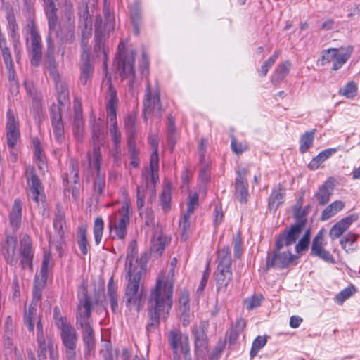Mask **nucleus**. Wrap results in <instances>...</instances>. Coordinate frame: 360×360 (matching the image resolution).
<instances>
[{
	"label": "nucleus",
	"mask_w": 360,
	"mask_h": 360,
	"mask_svg": "<svg viewBox=\"0 0 360 360\" xmlns=\"http://www.w3.org/2000/svg\"><path fill=\"white\" fill-rule=\"evenodd\" d=\"M57 100L60 106H66L70 104L69 91L65 82H58L56 85Z\"/></svg>",
	"instance_id": "4c0bfd02"
},
{
	"label": "nucleus",
	"mask_w": 360,
	"mask_h": 360,
	"mask_svg": "<svg viewBox=\"0 0 360 360\" xmlns=\"http://www.w3.org/2000/svg\"><path fill=\"white\" fill-rule=\"evenodd\" d=\"M139 269L141 270V273L145 272L144 265L139 262L136 247L133 245H131L128 247L127 249V260L125 264L126 274L139 272Z\"/></svg>",
	"instance_id": "4be33fe9"
},
{
	"label": "nucleus",
	"mask_w": 360,
	"mask_h": 360,
	"mask_svg": "<svg viewBox=\"0 0 360 360\" xmlns=\"http://www.w3.org/2000/svg\"><path fill=\"white\" fill-rule=\"evenodd\" d=\"M67 360H77V342L78 334L75 328L70 323L58 328Z\"/></svg>",
	"instance_id": "9b49d317"
},
{
	"label": "nucleus",
	"mask_w": 360,
	"mask_h": 360,
	"mask_svg": "<svg viewBox=\"0 0 360 360\" xmlns=\"http://www.w3.org/2000/svg\"><path fill=\"white\" fill-rule=\"evenodd\" d=\"M37 354L39 360H46L47 353L55 347L53 339L46 334L45 336L37 338Z\"/></svg>",
	"instance_id": "b1692460"
},
{
	"label": "nucleus",
	"mask_w": 360,
	"mask_h": 360,
	"mask_svg": "<svg viewBox=\"0 0 360 360\" xmlns=\"http://www.w3.org/2000/svg\"><path fill=\"white\" fill-rule=\"evenodd\" d=\"M120 219L117 214L111 216L109 219L108 228L110 232L115 231V236L119 239H124L127 235V227L129 224V204L125 202L118 210Z\"/></svg>",
	"instance_id": "f8f14e48"
},
{
	"label": "nucleus",
	"mask_w": 360,
	"mask_h": 360,
	"mask_svg": "<svg viewBox=\"0 0 360 360\" xmlns=\"http://www.w3.org/2000/svg\"><path fill=\"white\" fill-rule=\"evenodd\" d=\"M333 184L331 181L328 180L322 184L315 195V198L317 199L319 205H325L327 204L333 194Z\"/></svg>",
	"instance_id": "7c9ffc66"
},
{
	"label": "nucleus",
	"mask_w": 360,
	"mask_h": 360,
	"mask_svg": "<svg viewBox=\"0 0 360 360\" xmlns=\"http://www.w3.org/2000/svg\"><path fill=\"white\" fill-rule=\"evenodd\" d=\"M280 55V51H276L271 57L264 62L261 68L258 70L259 75L262 77H265L269 70L274 65Z\"/></svg>",
	"instance_id": "09e8293b"
},
{
	"label": "nucleus",
	"mask_w": 360,
	"mask_h": 360,
	"mask_svg": "<svg viewBox=\"0 0 360 360\" xmlns=\"http://www.w3.org/2000/svg\"><path fill=\"white\" fill-rule=\"evenodd\" d=\"M78 245L82 254L88 253L87 229L86 225H82L78 229Z\"/></svg>",
	"instance_id": "c03bdc74"
},
{
	"label": "nucleus",
	"mask_w": 360,
	"mask_h": 360,
	"mask_svg": "<svg viewBox=\"0 0 360 360\" xmlns=\"http://www.w3.org/2000/svg\"><path fill=\"white\" fill-rule=\"evenodd\" d=\"M94 72V66L90 58H81L79 81L82 85H86L91 80Z\"/></svg>",
	"instance_id": "2f4dec72"
},
{
	"label": "nucleus",
	"mask_w": 360,
	"mask_h": 360,
	"mask_svg": "<svg viewBox=\"0 0 360 360\" xmlns=\"http://www.w3.org/2000/svg\"><path fill=\"white\" fill-rule=\"evenodd\" d=\"M357 219L358 215L352 214L338 221L329 231V236L331 240H334L340 238L349 226Z\"/></svg>",
	"instance_id": "5701e85b"
},
{
	"label": "nucleus",
	"mask_w": 360,
	"mask_h": 360,
	"mask_svg": "<svg viewBox=\"0 0 360 360\" xmlns=\"http://www.w3.org/2000/svg\"><path fill=\"white\" fill-rule=\"evenodd\" d=\"M108 95L109 99L107 103V119L111 123L110 134L112 138L113 148L117 150L119 148L121 147V134L117 129L116 112L118 98L117 96V91L112 86L110 81L109 82Z\"/></svg>",
	"instance_id": "423d86ee"
},
{
	"label": "nucleus",
	"mask_w": 360,
	"mask_h": 360,
	"mask_svg": "<svg viewBox=\"0 0 360 360\" xmlns=\"http://www.w3.org/2000/svg\"><path fill=\"white\" fill-rule=\"evenodd\" d=\"M77 315L91 318V302L86 293L84 295V298L80 300Z\"/></svg>",
	"instance_id": "79ce46f5"
},
{
	"label": "nucleus",
	"mask_w": 360,
	"mask_h": 360,
	"mask_svg": "<svg viewBox=\"0 0 360 360\" xmlns=\"http://www.w3.org/2000/svg\"><path fill=\"white\" fill-rule=\"evenodd\" d=\"M359 236L358 234L348 233L342 237L340 240L342 248L346 251L354 250V248L353 247V244L357 240Z\"/></svg>",
	"instance_id": "de8ad7c7"
},
{
	"label": "nucleus",
	"mask_w": 360,
	"mask_h": 360,
	"mask_svg": "<svg viewBox=\"0 0 360 360\" xmlns=\"http://www.w3.org/2000/svg\"><path fill=\"white\" fill-rule=\"evenodd\" d=\"M217 268L214 273L217 290L225 292L233 278L231 249L226 246L218 251Z\"/></svg>",
	"instance_id": "20e7f679"
},
{
	"label": "nucleus",
	"mask_w": 360,
	"mask_h": 360,
	"mask_svg": "<svg viewBox=\"0 0 360 360\" xmlns=\"http://www.w3.org/2000/svg\"><path fill=\"white\" fill-rule=\"evenodd\" d=\"M22 221V203L19 198L14 200L11 211L9 214V222L14 231H17Z\"/></svg>",
	"instance_id": "c85d7f7f"
},
{
	"label": "nucleus",
	"mask_w": 360,
	"mask_h": 360,
	"mask_svg": "<svg viewBox=\"0 0 360 360\" xmlns=\"http://www.w3.org/2000/svg\"><path fill=\"white\" fill-rule=\"evenodd\" d=\"M48 28L49 31L46 42L49 53L53 51L55 40L60 44H72L75 41V28L73 25L61 26L58 20L56 22V25L53 29L51 27H48Z\"/></svg>",
	"instance_id": "1a4fd4ad"
},
{
	"label": "nucleus",
	"mask_w": 360,
	"mask_h": 360,
	"mask_svg": "<svg viewBox=\"0 0 360 360\" xmlns=\"http://www.w3.org/2000/svg\"><path fill=\"white\" fill-rule=\"evenodd\" d=\"M82 340L87 350L90 352L95 347L94 332L92 328L82 330Z\"/></svg>",
	"instance_id": "49530a36"
},
{
	"label": "nucleus",
	"mask_w": 360,
	"mask_h": 360,
	"mask_svg": "<svg viewBox=\"0 0 360 360\" xmlns=\"http://www.w3.org/2000/svg\"><path fill=\"white\" fill-rule=\"evenodd\" d=\"M27 14L28 15V18L27 20L25 30H26L27 33L30 35V39H33V38H37V37H41L38 32L37 27L35 21H34V13L31 14V15L30 13H27Z\"/></svg>",
	"instance_id": "864d4df0"
},
{
	"label": "nucleus",
	"mask_w": 360,
	"mask_h": 360,
	"mask_svg": "<svg viewBox=\"0 0 360 360\" xmlns=\"http://www.w3.org/2000/svg\"><path fill=\"white\" fill-rule=\"evenodd\" d=\"M314 139V130L305 132L300 138V151L306 153L313 145Z\"/></svg>",
	"instance_id": "37998d69"
},
{
	"label": "nucleus",
	"mask_w": 360,
	"mask_h": 360,
	"mask_svg": "<svg viewBox=\"0 0 360 360\" xmlns=\"http://www.w3.org/2000/svg\"><path fill=\"white\" fill-rule=\"evenodd\" d=\"M338 55V49L330 48L327 50H323L321 52V63L325 65L333 60H335V56Z\"/></svg>",
	"instance_id": "0e129e2a"
},
{
	"label": "nucleus",
	"mask_w": 360,
	"mask_h": 360,
	"mask_svg": "<svg viewBox=\"0 0 360 360\" xmlns=\"http://www.w3.org/2000/svg\"><path fill=\"white\" fill-rule=\"evenodd\" d=\"M267 342V336H257L253 341L252 348L250 349V355L251 358L257 356L258 352L263 347Z\"/></svg>",
	"instance_id": "3c124183"
},
{
	"label": "nucleus",
	"mask_w": 360,
	"mask_h": 360,
	"mask_svg": "<svg viewBox=\"0 0 360 360\" xmlns=\"http://www.w3.org/2000/svg\"><path fill=\"white\" fill-rule=\"evenodd\" d=\"M264 297L262 295H254L250 297L247 298L244 303L248 309H254L259 307L262 304Z\"/></svg>",
	"instance_id": "680f3d73"
},
{
	"label": "nucleus",
	"mask_w": 360,
	"mask_h": 360,
	"mask_svg": "<svg viewBox=\"0 0 360 360\" xmlns=\"http://www.w3.org/2000/svg\"><path fill=\"white\" fill-rule=\"evenodd\" d=\"M162 110L159 87L156 86L154 89H152L150 84L148 83L143 102L144 120H146L147 117L151 114H155L160 117Z\"/></svg>",
	"instance_id": "ddd939ff"
},
{
	"label": "nucleus",
	"mask_w": 360,
	"mask_h": 360,
	"mask_svg": "<svg viewBox=\"0 0 360 360\" xmlns=\"http://www.w3.org/2000/svg\"><path fill=\"white\" fill-rule=\"evenodd\" d=\"M104 229V221L101 217H97L94 224V235L96 245H98L101 241Z\"/></svg>",
	"instance_id": "8fccbe9b"
},
{
	"label": "nucleus",
	"mask_w": 360,
	"mask_h": 360,
	"mask_svg": "<svg viewBox=\"0 0 360 360\" xmlns=\"http://www.w3.org/2000/svg\"><path fill=\"white\" fill-rule=\"evenodd\" d=\"M231 146L232 150L237 155H240L248 149V146L246 143L238 142L233 136H231Z\"/></svg>",
	"instance_id": "338daca9"
},
{
	"label": "nucleus",
	"mask_w": 360,
	"mask_h": 360,
	"mask_svg": "<svg viewBox=\"0 0 360 360\" xmlns=\"http://www.w3.org/2000/svg\"><path fill=\"white\" fill-rule=\"evenodd\" d=\"M191 217V214L185 213L183 214L179 221V228L182 231L181 238H184V240H186L187 231L190 229Z\"/></svg>",
	"instance_id": "13d9d810"
},
{
	"label": "nucleus",
	"mask_w": 360,
	"mask_h": 360,
	"mask_svg": "<svg viewBox=\"0 0 360 360\" xmlns=\"http://www.w3.org/2000/svg\"><path fill=\"white\" fill-rule=\"evenodd\" d=\"M168 342L172 350L173 360H192L188 337L180 330L174 328L169 332Z\"/></svg>",
	"instance_id": "6e6552de"
},
{
	"label": "nucleus",
	"mask_w": 360,
	"mask_h": 360,
	"mask_svg": "<svg viewBox=\"0 0 360 360\" xmlns=\"http://www.w3.org/2000/svg\"><path fill=\"white\" fill-rule=\"evenodd\" d=\"M114 27L115 22L110 17L104 22H103L102 18L100 15L96 17L94 51L98 56L100 53L103 54L105 65L107 58L105 42L108 38L109 32L114 30Z\"/></svg>",
	"instance_id": "39448f33"
},
{
	"label": "nucleus",
	"mask_w": 360,
	"mask_h": 360,
	"mask_svg": "<svg viewBox=\"0 0 360 360\" xmlns=\"http://www.w3.org/2000/svg\"><path fill=\"white\" fill-rule=\"evenodd\" d=\"M345 204L341 200H336L333 202L323 210L321 213V219L322 221L328 220L331 217L336 214L339 211L342 210Z\"/></svg>",
	"instance_id": "c9c22d12"
},
{
	"label": "nucleus",
	"mask_w": 360,
	"mask_h": 360,
	"mask_svg": "<svg viewBox=\"0 0 360 360\" xmlns=\"http://www.w3.org/2000/svg\"><path fill=\"white\" fill-rule=\"evenodd\" d=\"M195 354L197 360H205L206 355L208 352V339L195 340Z\"/></svg>",
	"instance_id": "a19ab883"
},
{
	"label": "nucleus",
	"mask_w": 360,
	"mask_h": 360,
	"mask_svg": "<svg viewBox=\"0 0 360 360\" xmlns=\"http://www.w3.org/2000/svg\"><path fill=\"white\" fill-rule=\"evenodd\" d=\"M52 127L53 129V134L56 140L61 143L63 142L65 136H64V125L62 119L59 121L54 120L51 122Z\"/></svg>",
	"instance_id": "603ef678"
},
{
	"label": "nucleus",
	"mask_w": 360,
	"mask_h": 360,
	"mask_svg": "<svg viewBox=\"0 0 360 360\" xmlns=\"http://www.w3.org/2000/svg\"><path fill=\"white\" fill-rule=\"evenodd\" d=\"M92 143L93 147L98 146V148L104 143L103 126L101 123L95 121L92 124Z\"/></svg>",
	"instance_id": "ea45409f"
},
{
	"label": "nucleus",
	"mask_w": 360,
	"mask_h": 360,
	"mask_svg": "<svg viewBox=\"0 0 360 360\" xmlns=\"http://www.w3.org/2000/svg\"><path fill=\"white\" fill-rule=\"evenodd\" d=\"M356 292V288L353 285L340 291L335 298V302L342 304L347 299L349 298Z\"/></svg>",
	"instance_id": "6e6d98bb"
},
{
	"label": "nucleus",
	"mask_w": 360,
	"mask_h": 360,
	"mask_svg": "<svg viewBox=\"0 0 360 360\" xmlns=\"http://www.w3.org/2000/svg\"><path fill=\"white\" fill-rule=\"evenodd\" d=\"M131 21L134 28V33L138 36L140 33V27L142 22L141 10L138 6H135L131 13Z\"/></svg>",
	"instance_id": "a18cd8bd"
},
{
	"label": "nucleus",
	"mask_w": 360,
	"mask_h": 360,
	"mask_svg": "<svg viewBox=\"0 0 360 360\" xmlns=\"http://www.w3.org/2000/svg\"><path fill=\"white\" fill-rule=\"evenodd\" d=\"M311 209V205H308L304 207L303 208H300V210H294L293 215L296 219V222L291 225L288 230H284V231L287 232L286 233V240L289 242H292L295 239H297L300 236L304 227L307 224L306 216L309 212Z\"/></svg>",
	"instance_id": "4468645a"
},
{
	"label": "nucleus",
	"mask_w": 360,
	"mask_h": 360,
	"mask_svg": "<svg viewBox=\"0 0 360 360\" xmlns=\"http://www.w3.org/2000/svg\"><path fill=\"white\" fill-rule=\"evenodd\" d=\"M80 21L82 23V38L90 39L92 36V21L89 17V11L87 9L84 11Z\"/></svg>",
	"instance_id": "58836bf2"
},
{
	"label": "nucleus",
	"mask_w": 360,
	"mask_h": 360,
	"mask_svg": "<svg viewBox=\"0 0 360 360\" xmlns=\"http://www.w3.org/2000/svg\"><path fill=\"white\" fill-rule=\"evenodd\" d=\"M233 243L234 255L236 258H240L242 255V252H243L242 239H241L240 233H237L233 236Z\"/></svg>",
	"instance_id": "774afa93"
},
{
	"label": "nucleus",
	"mask_w": 360,
	"mask_h": 360,
	"mask_svg": "<svg viewBox=\"0 0 360 360\" xmlns=\"http://www.w3.org/2000/svg\"><path fill=\"white\" fill-rule=\"evenodd\" d=\"M51 260V255L50 252L45 251L44 252V257L41 264V267L40 270L39 278H42L44 280H47L48 278V271L50 268V263Z\"/></svg>",
	"instance_id": "5fc2aeb1"
},
{
	"label": "nucleus",
	"mask_w": 360,
	"mask_h": 360,
	"mask_svg": "<svg viewBox=\"0 0 360 360\" xmlns=\"http://www.w3.org/2000/svg\"><path fill=\"white\" fill-rule=\"evenodd\" d=\"M192 334L194 336V341L208 339L206 327L204 323L193 326L192 328Z\"/></svg>",
	"instance_id": "052dcab7"
},
{
	"label": "nucleus",
	"mask_w": 360,
	"mask_h": 360,
	"mask_svg": "<svg viewBox=\"0 0 360 360\" xmlns=\"http://www.w3.org/2000/svg\"><path fill=\"white\" fill-rule=\"evenodd\" d=\"M66 221L65 219L64 213L58 210L55 214V217L53 220V227L55 229V232L58 236V239L56 243V248L58 252L60 257L63 255V246L65 244V232H66Z\"/></svg>",
	"instance_id": "6ab92c4d"
},
{
	"label": "nucleus",
	"mask_w": 360,
	"mask_h": 360,
	"mask_svg": "<svg viewBox=\"0 0 360 360\" xmlns=\"http://www.w3.org/2000/svg\"><path fill=\"white\" fill-rule=\"evenodd\" d=\"M248 171L245 168H241L236 171V178L235 181V195L237 199L242 203L248 202V183L247 175Z\"/></svg>",
	"instance_id": "a211bd4d"
},
{
	"label": "nucleus",
	"mask_w": 360,
	"mask_h": 360,
	"mask_svg": "<svg viewBox=\"0 0 360 360\" xmlns=\"http://www.w3.org/2000/svg\"><path fill=\"white\" fill-rule=\"evenodd\" d=\"M353 48L347 46L338 49V55L335 56V61L333 65V70H338L348 60L352 53Z\"/></svg>",
	"instance_id": "473e14b6"
},
{
	"label": "nucleus",
	"mask_w": 360,
	"mask_h": 360,
	"mask_svg": "<svg viewBox=\"0 0 360 360\" xmlns=\"http://www.w3.org/2000/svg\"><path fill=\"white\" fill-rule=\"evenodd\" d=\"M34 249L31 238L25 234L20 240V265L22 269H32Z\"/></svg>",
	"instance_id": "f3484780"
},
{
	"label": "nucleus",
	"mask_w": 360,
	"mask_h": 360,
	"mask_svg": "<svg viewBox=\"0 0 360 360\" xmlns=\"http://www.w3.org/2000/svg\"><path fill=\"white\" fill-rule=\"evenodd\" d=\"M357 86L353 82H348L343 88L339 90V94L348 98H353L356 94Z\"/></svg>",
	"instance_id": "4d7b16f0"
},
{
	"label": "nucleus",
	"mask_w": 360,
	"mask_h": 360,
	"mask_svg": "<svg viewBox=\"0 0 360 360\" xmlns=\"http://www.w3.org/2000/svg\"><path fill=\"white\" fill-rule=\"evenodd\" d=\"M108 297L110 303L111 310L116 314L119 311L117 287L113 283V278H110L108 284Z\"/></svg>",
	"instance_id": "e433bc0d"
},
{
	"label": "nucleus",
	"mask_w": 360,
	"mask_h": 360,
	"mask_svg": "<svg viewBox=\"0 0 360 360\" xmlns=\"http://www.w3.org/2000/svg\"><path fill=\"white\" fill-rule=\"evenodd\" d=\"M53 319L58 328L70 323L67 318L61 315L60 310L58 307H55L53 309Z\"/></svg>",
	"instance_id": "69168bd1"
},
{
	"label": "nucleus",
	"mask_w": 360,
	"mask_h": 360,
	"mask_svg": "<svg viewBox=\"0 0 360 360\" xmlns=\"http://www.w3.org/2000/svg\"><path fill=\"white\" fill-rule=\"evenodd\" d=\"M46 281L39 278V276H36L34 281L32 300L28 312H25L24 316L25 323L30 332H33L34 329V321L37 317V307L41 302L42 291L45 288Z\"/></svg>",
	"instance_id": "9d476101"
},
{
	"label": "nucleus",
	"mask_w": 360,
	"mask_h": 360,
	"mask_svg": "<svg viewBox=\"0 0 360 360\" xmlns=\"http://www.w3.org/2000/svg\"><path fill=\"white\" fill-rule=\"evenodd\" d=\"M89 168L93 172H96V174L101 173V160L102 155L101 153V148L98 146L93 147L92 150L87 153Z\"/></svg>",
	"instance_id": "c756f323"
},
{
	"label": "nucleus",
	"mask_w": 360,
	"mask_h": 360,
	"mask_svg": "<svg viewBox=\"0 0 360 360\" xmlns=\"http://www.w3.org/2000/svg\"><path fill=\"white\" fill-rule=\"evenodd\" d=\"M63 183L67 186L68 191H72L73 195L77 191V185L79 184V168L78 164L76 161L72 160L70 163V172L64 174Z\"/></svg>",
	"instance_id": "412c9836"
},
{
	"label": "nucleus",
	"mask_w": 360,
	"mask_h": 360,
	"mask_svg": "<svg viewBox=\"0 0 360 360\" xmlns=\"http://www.w3.org/2000/svg\"><path fill=\"white\" fill-rule=\"evenodd\" d=\"M26 179L28 187V197L37 205H39L40 202H43L44 200L43 187L39 178L34 173L32 169H27Z\"/></svg>",
	"instance_id": "2eb2a0df"
},
{
	"label": "nucleus",
	"mask_w": 360,
	"mask_h": 360,
	"mask_svg": "<svg viewBox=\"0 0 360 360\" xmlns=\"http://www.w3.org/2000/svg\"><path fill=\"white\" fill-rule=\"evenodd\" d=\"M170 242V238L161 232H156L151 239L150 251L161 255L165 249V246Z\"/></svg>",
	"instance_id": "cd10ccee"
},
{
	"label": "nucleus",
	"mask_w": 360,
	"mask_h": 360,
	"mask_svg": "<svg viewBox=\"0 0 360 360\" xmlns=\"http://www.w3.org/2000/svg\"><path fill=\"white\" fill-rule=\"evenodd\" d=\"M143 274L139 269V272L125 274L127 285L125 289L124 300L126 307L129 309L135 308L137 311H139L142 307L144 288L143 283L141 282V278Z\"/></svg>",
	"instance_id": "7ed1b4c3"
},
{
	"label": "nucleus",
	"mask_w": 360,
	"mask_h": 360,
	"mask_svg": "<svg viewBox=\"0 0 360 360\" xmlns=\"http://www.w3.org/2000/svg\"><path fill=\"white\" fill-rule=\"evenodd\" d=\"M124 49V44L120 42L118 45V53L115 61V65L120 71V76L122 79L127 77L129 78V87L131 88L135 76L134 61L136 53V51L131 50L129 54H126Z\"/></svg>",
	"instance_id": "0eeeda50"
},
{
	"label": "nucleus",
	"mask_w": 360,
	"mask_h": 360,
	"mask_svg": "<svg viewBox=\"0 0 360 360\" xmlns=\"http://www.w3.org/2000/svg\"><path fill=\"white\" fill-rule=\"evenodd\" d=\"M105 186V175L98 174L96 175V179L94 182V192L98 195H101L103 193V191Z\"/></svg>",
	"instance_id": "e2e57ef3"
},
{
	"label": "nucleus",
	"mask_w": 360,
	"mask_h": 360,
	"mask_svg": "<svg viewBox=\"0 0 360 360\" xmlns=\"http://www.w3.org/2000/svg\"><path fill=\"white\" fill-rule=\"evenodd\" d=\"M30 56L31 64L38 66L42 58V43L41 37L30 39V46L27 48Z\"/></svg>",
	"instance_id": "393cba45"
},
{
	"label": "nucleus",
	"mask_w": 360,
	"mask_h": 360,
	"mask_svg": "<svg viewBox=\"0 0 360 360\" xmlns=\"http://www.w3.org/2000/svg\"><path fill=\"white\" fill-rule=\"evenodd\" d=\"M20 139V131L18 129V122L15 120L11 110L7 112L6 123V143L11 155L13 156V160L15 161L17 155L13 153L17 142Z\"/></svg>",
	"instance_id": "dca6fc26"
},
{
	"label": "nucleus",
	"mask_w": 360,
	"mask_h": 360,
	"mask_svg": "<svg viewBox=\"0 0 360 360\" xmlns=\"http://www.w3.org/2000/svg\"><path fill=\"white\" fill-rule=\"evenodd\" d=\"M323 233L322 231L321 230L313 239L310 252L311 255L314 257H318L324 262L330 264L335 263V260L333 256L330 253L329 251L326 250L323 248Z\"/></svg>",
	"instance_id": "aec40b11"
},
{
	"label": "nucleus",
	"mask_w": 360,
	"mask_h": 360,
	"mask_svg": "<svg viewBox=\"0 0 360 360\" xmlns=\"http://www.w3.org/2000/svg\"><path fill=\"white\" fill-rule=\"evenodd\" d=\"M192 334L194 336V341L208 339L206 327L204 323L193 326L192 328Z\"/></svg>",
	"instance_id": "bf43d9fd"
},
{
	"label": "nucleus",
	"mask_w": 360,
	"mask_h": 360,
	"mask_svg": "<svg viewBox=\"0 0 360 360\" xmlns=\"http://www.w3.org/2000/svg\"><path fill=\"white\" fill-rule=\"evenodd\" d=\"M285 195V190L281 188L273 190L269 198V208L276 210L283 203Z\"/></svg>",
	"instance_id": "f704fd0d"
},
{
	"label": "nucleus",
	"mask_w": 360,
	"mask_h": 360,
	"mask_svg": "<svg viewBox=\"0 0 360 360\" xmlns=\"http://www.w3.org/2000/svg\"><path fill=\"white\" fill-rule=\"evenodd\" d=\"M43 8L44 13L47 18L48 27H51L52 29L56 25V22L58 21V16L57 14L58 8L54 0H42Z\"/></svg>",
	"instance_id": "a878e982"
},
{
	"label": "nucleus",
	"mask_w": 360,
	"mask_h": 360,
	"mask_svg": "<svg viewBox=\"0 0 360 360\" xmlns=\"http://www.w3.org/2000/svg\"><path fill=\"white\" fill-rule=\"evenodd\" d=\"M287 232L283 231L277 237L275 242V249L271 253L269 252L266 259V268L285 269L290 264H297L295 262L297 259L296 255H292L290 251L281 252L284 246H290L294 244L297 239L292 242L286 240Z\"/></svg>",
	"instance_id": "f03ea898"
},
{
	"label": "nucleus",
	"mask_w": 360,
	"mask_h": 360,
	"mask_svg": "<svg viewBox=\"0 0 360 360\" xmlns=\"http://www.w3.org/2000/svg\"><path fill=\"white\" fill-rule=\"evenodd\" d=\"M17 246V238L15 236H8L6 238V247L4 257L6 262L11 265H16L18 259L15 257V250Z\"/></svg>",
	"instance_id": "bb28decb"
},
{
	"label": "nucleus",
	"mask_w": 360,
	"mask_h": 360,
	"mask_svg": "<svg viewBox=\"0 0 360 360\" xmlns=\"http://www.w3.org/2000/svg\"><path fill=\"white\" fill-rule=\"evenodd\" d=\"M174 283L167 279L158 278L155 286L150 290L148 297V314L149 317L146 326L148 333H153L158 327L160 320H165L173 304Z\"/></svg>",
	"instance_id": "f257e3e1"
},
{
	"label": "nucleus",
	"mask_w": 360,
	"mask_h": 360,
	"mask_svg": "<svg viewBox=\"0 0 360 360\" xmlns=\"http://www.w3.org/2000/svg\"><path fill=\"white\" fill-rule=\"evenodd\" d=\"M290 68L291 63L288 60L280 64L271 76L272 84L276 85L283 81L288 75Z\"/></svg>",
	"instance_id": "72a5a7b5"
}]
</instances>
